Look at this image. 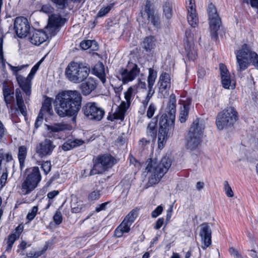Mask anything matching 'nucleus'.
<instances>
[{
  "label": "nucleus",
  "mask_w": 258,
  "mask_h": 258,
  "mask_svg": "<svg viewBox=\"0 0 258 258\" xmlns=\"http://www.w3.org/2000/svg\"><path fill=\"white\" fill-rule=\"evenodd\" d=\"M82 97L77 90L63 91L55 98V110L61 117H73L74 119L81 109Z\"/></svg>",
  "instance_id": "nucleus-1"
},
{
  "label": "nucleus",
  "mask_w": 258,
  "mask_h": 258,
  "mask_svg": "<svg viewBox=\"0 0 258 258\" xmlns=\"http://www.w3.org/2000/svg\"><path fill=\"white\" fill-rule=\"evenodd\" d=\"M176 97L172 94L170 96L169 104L168 105V112L170 117L168 118L166 115H162L161 117L159 124L160 128L158 134V147L162 149L174 130V117L176 113Z\"/></svg>",
  "instance_id": "nucleus-2"
},
{
  "label": "nucleus",
  "mask_w": 258,
  "mask_h": 258,
  "mask_svg": "<svg viewBox=\"0 0 258 258\" xmlns=\"http://www.w3.org/2000/svg\"><path fill=\"white\" fill-rule=\"evenodd\" d=\"M65 22V19L61 18L59 15L53 14L50 16L45 31H34L29 38L30 42L35 45H40L49 37L55 35Z\"/></svg>",
  "instance_id": "nucleus-3"
},
{
  "label": "nucleus",
  "mask_w": 258,
  "mask_h": 258,
  "mask_svg": "<svg viewBox=\"0 0 258 258\" xmlns=\"http://www.w3.org/2000/svg\"><path fill=\"white\" fill-rule=\"evenodd\" d=\"M146 170L149 174L148 184L152 185L158 183L171 166V162L168 157H164L158 162L155 159L147 161Z\"/></svg>",
  "instance_id": "nucleus-4"
},
{
  "label": "nucleus",
  "mask_w": 258,
  "mask_h": 258,
  "mask_svg": "<svg viewBox=\"0 0 258 258\" xmlns=\"http://www.w3.org/2000/svg\"><path fill=\"white\" fill-rule=\"evenodd\" d=\"M90 72V67L86 63L72 61L66 68L65 75L70 81L80 83L88 78Z\"/></svg>",
  "instance_id": "nucleus-5"
},
{
  "label": "nucleus",
  "mask_w": 258,
  "mask_h": 258,
  "mask_svg": "<svg viewBox=\"0 0 258 258\" xmlns=\"http://www.w3.org/2000/svg\"><path fill=\"white\" fill-rule=\"evenodd\" d=\"M235 54L238 72H240L246 70L250 62H252L258 68V55L251 50L248 45H242Z\"/></svg>",
  "instance_id": "nucleus-6"
},
{
  "label": "nucleus",
  "mask_w": 258,
  "mask_h": 258,
  "mask_svg": "<svg viewBox=\"0 0 258 258\" xmlns=\"http://www.w3.org/2000/svg\"><path fill=\"white\" fill-rule=\"evenodd\" d=\"M41 179V176L38 167H33L29 169L27 171L25 179L22 183L23 194H30L38 186Z\"/></svg>",
  "instance_id": "nucleus-7"
},
{
  "label": "nucleus",
  "mask_w": 258,
  "mask_h": 258,
  "mask_svg": "<svg viewBox=\"0 0 258 258\" xmlns=\"http://www.w3.org/2000/svg\"><path fill=\"white\" fill-rule=\"evenodd\" d=\"M93 163L94 165L90 171V175L102 173L111 168L116 163V160L111 155L106 154L98 156Z\"/></svg>",
  "instance_id": "nucleus-8"
},
{
  "label": "nucleus",
  "mask_w": 258,
  "mask_h": 258,
  "mask_svg": "<svg viewBox=\"0 0 258 258\" xmlns=\"http://www.w3.org/2000/svg\"><path fill=\"white\" fill-rule=\"evenodd\" d=\"M238 113L233 107H229L219 113L217 117L216 125L220 130L230 126L238 119Z\"/></svg>",
  "instance_id": "nucleus-9"
},
{
  "label": "nucleus",
  "mask_w": 258,
  "mask_h": 258,
  "mask_svg": "<svg viewBox=\"0 0 258 258\" xmlns=\"http://www.w3.org/2000/svg\"><path fill=\"white\" fill-rule=\"evenodd\" d=\"M43 60V58H42L33 66L27 78L22 76L18 77V83L19 87L25 94V101L26 104L29 100V97L31 93V81Z\"/></svg>",
  "instance_id": "nucleus-10"
},
{
  "label": "nucleus",
  "mask_w": 258,
  "mask_h": 258,
  "mask_svg": "<svg viewBox=\"0 0 258 258\" xmlns=\"http://www.w3.org/2000/svg\"><path fill=\"white\" fill-rule=\"evenodd\" d=\"M209 15V24L211 29V34L214 39L218 37L217 31H218L221 24V20L217 13L215 6L210 4L208 9Z\"/></svg>",
  "instance_id": "nucleus-11"
},
{
  "label": "nucleus",
  "mask_w": 258,
  "mask_h": 258,
  "mask_svg": "<svg viewBox=\"0 0 258 258\" xmlns=\"http://www.w3.org/2000/svg\"><path fill=\"white\" fill-rule=\"evenodd\" d=\"M85 115L90 120L99 121L104 116L105 111L96 103L88 102L83 107Z\"/></svg>",
  "instance_id": "nucleus-12"
},
{
  "label": "nucleus",
  "mask_w": 258,
  "mask_h": 258,
  "mask_svg": "<svg viewBox=\"0 0 258 258\" xmlns=\"http://www.w3.org/2000/svg\"><path fill=\"white\" fill-rule=\"evenodd\" d=\"M133 91V88L130 87L124 92V98L126 102L122 101L120 105L117 106L113 114L114 119L123 120L125 113L131 104V100Z\"/></svg>",
  "instance_id": "nucleus-13"
},
{
  "label": "nucleus",
  "mask_w": 258,
  "mask_h": 258,
  "mask_svg": "<svg viewBox=\"0 0 258 258\" xmlns=\"http://www.w3.org/2000/svg\"><path fill=\"white\" fill-rule=\"evenodd\" d=\"M157 86L158 94L161 98H166L169 95L171 88V77L166 72H162L158 81Z\"/></svg>",
  "instance_id": "nucleus-14"
},
{
  "label": "nucleus",
  "mask_w": 258,
  "mask_h": 258,
  "mask_svg": "<svg viewBox=\"0 0 258 258\" xmlns=\"http://www.w3.org/2000/svg\"><path fill=\"white\" fill-rule=\"evenodd\" d=\"M140 69L136 64L128 66L126 69H121L119 71V79L123 84H127L135 80L139 75Z\"/></svg>",
  "instance_id": "nucleus-15"
},
{
  "label": "nucleus",
  "mask_w": 258,
  "mask_h": 258,
  "mask_svg": "<svg viewBox=\"0 0 258 258\" xmlns=\"http://www.w3.org/2000/svg\"><path fill=\"white\" fill-rule=\"evenodd\" d=\"M55 147L52 140L45 139L36 146L35 151L38 156L43 158L51 155Z\"/></svg>",
  "instance_id": "nucleus-16"
},
{
  "label": "nucleus",
  "mask_w": 258,
  "mask_h": 258,
  "mask_svg": "<svg viewBox=\"0 0 258 258\" xmlns=\"http://www.w3.org/2000/svg\"><path fill=\"white\" fill-rule=\"evenodd\" d=\"M14 25L16 33L19 37H25L29 32L30 24L27 19L25 17H17L14 21Z\"/></svg>",
  "instance_id": "nucleus-17"
},
{
  "label": "nucleus",
  "mask_w": 258,
  "mask_h": 258,
  "mask_svg": "<svg viewBox=\"0 0 258 258\" xmlns=\"http://www.w3.org/2000/svg\"><path fill=\"white\" fill-rule=\"evenodd\" d=\"M187 10V19L189 24L193 28L198 27L199 18L196 9L195 0H186Z\"/></svg>",
  "instance_id": "nucleus-18"
},
{
  "label": "nucleus",
  "mask_w": 258,
  "mask_h": 258,
  "mask_svg": "<svg viewBox=\"0 0 258 258\" xmlns=\"http://www.w3.org/2000/svg\"><path fill=\"white\" fill-rule=\"evenodd\" d=\"M200 227V236L201 238V241L203 244L201 247L203 249H206L211 245L212 243V231L210 227L207 223L202 224Z\"/></svg>",
  "instance_id": "nucleus-19"
},
{
  "label": "nucleus",
  "mask_w": 258,
  "mask_h": 258,
  "mask_svg": "<svg viewBox=\"0 0 258 258\" xmlns=\"http://www.w3.org/2000/svg\"><path fill=\"white\" fill-rule=\"evenodd\" d=\"M185 50L187 56L189 59L194 60L197 56V53L194 43L193 36L187 31L185 32Z\"/></svg>",
  "instance_id": "nucleus-20"
},
{
  "label": "nucleus",
  "mask_w": 258,
  "mask_h": 258,
  "mask_svg": "<svg viewBox=\"0 0 258 258\" xmlns=\"http://www.w3.org/2000/svg\"><path fill=\"white\" fill-rule=\"evenodd\" d=\"M80 86L82 94L84 95L90 94L97 87L96 80L92 77H89L85 80Z\"/></svg>",
  "instance_id": "nucleus-21"
},
{
  "label": "nucleus",
  "mask_w": 258,
  "mask_h": 258,
  "mask_svg": "<svg viewBox=\"0 0 258 258\" xmlns=\"http://www.w3.org/2000/svg\"><path fill=\"white\" fill-rule=\"evenodd\" d=\"M195 127H190L188 132V139L187 142L188 149L192 150L196 149L201 141V138L195 136Z\"/></svg>",
  "instance_id": "nucleus-22"
},
{
  "label": "nucleus",
  "mask_w": 258,
  "mask_h": 258,
  "mask_svg": "<svg viewBox=\"0 0 258 258\" xmlns=\"http://www.w3.org/2000/svg\"><path fill=\"white\" fill-rule=\"evenodd\" d=\"M145 12L147 14L148 20L155 27H158L160 25L159 16L155 13L153 9L151 8L150 2H147L145 5Z\"/></svg>",
  "instance_id": "nucleus-23"
},
{
  "label": "nucleus",
  "mask_w": 258,
  "mask_h": 258,
  "mask_svg": "<svg viewBox=\"0 0 258 258\" xmlns=\"http://www.w3.org/2000/svg\"><path fill=\"white\" fill-rule=\"evenodd\" d=\"M15 94L17 102L16 110L20 111L21 114L25 117L27 114V109L20 89L17 88L16 89Z\"/></svg>",
  "instance_id": "nucleus-24"
},
{
  "label": "nucleus",
  "mask_w": 258,
  "mask_h": 258,
  "mask_svg": "<svg viewBox=\"0 0 258 258\" xmlns=\"http://www.w3.org/2000/svg\"><path fill=\"white\" fill-rule=\"evenodd\" d=\"M157 43L155 36H149L146 37L141 44L143 48L147 52L151 51L154 49Z\"/></svg>",
  "instance_id": "nucleus-25"
},
{
  "label": "nucleus",
  "mask_w": 258,
  "mask_h": 258,
  "mask_svg": "<svg viewBox=\"0 0 258 258\" xmlns=\"http://www.w3.org/2000/svg\"><path fill=\"white\" fill-rule=\"evenodd\" d=\"M193 126L195 127V136L202 138L205 128L204 121L202 120L197 119L193 122L190 127Z\"/></svg>",
  "instance_id": "nucleus-26"
},
{
  "label": "nucleus",
  "mask_w": 258,
  "mask_h": 258,
  "mask_svg": "<svg viewBox=\"0 0 258 258\" xmlns=\"http://www.w3.org/2000/svg\"><path fill=\"white\" fill-rule=\"evenodd\" d=\"M95 74L100 79L103 84L106 82L104 66L102 62L96 63L94 68Z\"/></svg>",
  "instance_id": "nucleus-27"
},
{
  "label": "nucleus",
  "mask_w": 258,
  "mask_h": 258,
  "mask_svg": "<svg viewBox=\"0 0 258 258\" xmlns=\"http://www.w3.org/2000/svg\"><path fill=\"white\" fill-rule=\"evenodd\" d=\"M52 100L53 99L46 97L42 104L39 113H41L42 115H44V114L45 113H47L49 115L52 114L53 110L51 106Z\"/></svg>",
  "instance_id": "nucleus-28"
},
{
  "label": "nucleus",
  "mask_w": 258,
  "mask_h": 258,
  "mask_svg": "<svg viewBox=\"0 0 258 258\" xmlns=\"http://www.w3.org/2000/svg\"><path fill=\"white\" fill-rule=\"evenodd\" d=\"M83 141L79 139L74 140H69L63 143L62 149L63 151H69L83 144Z\"/></svg>",
  "instance_id": "nucleus-29"
},
{
  "label": "nucleus",
  "mask_w": 258,
  "mask_h": 258,
  "mask_svg": "<svg viewBox=\"0 0 258 258\" xmlns=\"http://www.w3.org/2000/svg\"><path fill=\"white\" fill-rule=\"evenodd\" d=\"M157 120L151 121L147 128V134L148 137L153 140H155L157 135Z\"/></svg>",
  "instance_id": "nucleus-30"
},
{
  "label": "nucleus",
  "mask_w": 258,
  "mask_h": 258,
  "mask_svg": "<svg viewBox=\"0 0 258 258\" xmlns=\"http://www.w3.org/2000/svg\"><path fill=\"white\" fill-rule=\"evenodd\" d=\"M131 226L130 224L123 221L115 229L114 231L115 235L118 237H121L123 233L129 232Z\"/></svg>",
  "instance_id": "nucleus-31"
},
{
  "label": "nucleus",
  "mask_w": 258,
  "mask_h": 258,
  "mask_svg": "<svg viewBox=\"0 0 258 258\" xmlns=\"http://www.w3.org/2000/svg\"><path fill=\"white\" fill-rule=\"evenodd\" d=\"M27 154V149L25 146H21L18 149V159L21 168L24 166V163Z\"/></svg>",
  "instance_id": "nucleus-32"
},
{
  "label": "nucleus",
  "mask_w": 258,
  "mask_h": 258,
  "mask_svg": "<svg viewBox=\"0 0 258 258\" xmlns=\"http://www.w3.org/2000/svg\"><path fill=\"white\" fill-rule=\"evenodd\" d=\"M221 80L222 86L224 88L234 89L235 88V82L231 79L230 75L222 77Z\"/></svg>",
  "instance_id": "nucleus-33"
},
{
  "label": "nucleus",
  "mask_w": 258,
  "mask_h": 258,
  "mask_svg": "<svg viewBox=\"0 0 258 258\" xmlns=\"http://www.w3.org/2000/svg\"><path fill=\"white\" fill-rule=\"evenodd\" d=\"M189 112V105L187 104H184L183 107L181 108L180 115H179V120L181 123L185 122L186 120V117L188 114Z\"/></svg>",
  "instance_id": "nucleus-34"
},
{
  "label": "nucleus",
  "mask_w": 258,
  "mask_h": 258,
  "mask_svg": "<svg viewBox=\"0 0 258 258\" xmlns=\"http://www.w3.org/2000/svg\"><path fill=\"white\" fill-rule=\"evenodd\" d=\"M67 124L56 123L52 125H48L47 128L52 132H59L67 129Z\"/></svg>",
  "instance_id": "nucleus-35"
},
{
  "label": "nucleus",
  "mask_w": 258,
  "mask_h": 258,
  "mask_svg": "<svg viewBox=\"0 0 258 258\" xmlns=\"http://www.w3.org/2000/svg\"><path fill=\"white\" fill-rule=\"evenodd\" d=\"M157 78V72L153 69H149V76L148 77V85L154 86Z\"/></svg>",
  "instance_id": "nucleus-36"
},
{
  "label": "nucleus",
  "mask_w": 258,
  "mask_h": 258,
  "mask_svg": "<svg viewBox=\"0 0 258 258\" xmlns=\"http://www.w3.org/2000/svg\"><path fill=\"white\" fill-rule=\"evenodd\" d=\"M82 202L81 201H77V200L72 201L71 203V210L73 213H79L82 209Z\"/></svg>",
  "instance_id": "nucleus-37"
},
{
  "label": "nucleus",
  "mask_w": 258,
  "mask_h": 258,
  "mask_svg": "<svg viewBox=\"0 0 258 258\" xmlns=\"http://www.w3.org/2000/svg\"><path fill=\"white\" fill-rule=\"evenodd\" d=\"M8 66L10 67V70L12 71L13 74L16 77V80L18 82V77L19 76H21L18 74V72L23 70L25 68H27L29 66V64H23L20 66L14 67L12 64L8 63Z\"/></svg>",
  "instance_id": "nucleus-38"
},
{
  "label": "nucleus",
  "mask_w": 258,
  "mask_h": 258,
  "mask_svg": "<svg viewBox=\"0 0 258 258\" xmlns=\"http://www.w3.org/2000/svg\"><path fill=\"white\" fill-rule=\"evenodd\" d=\"M18 234H11L8 238L7 244L8 246L6 248L7 251H10L14 243L18 238Z\"/></svg>",
  "instance_id": "nucleus-39"
},
{
  "label": "nucleus",
  "mask_w": 258,
  "mask_h": 258,
  "mask_svg": "<svg viewBox=\"0 0 258 258\" xmlns=\"http://www.w3.org/2000/svg\"><path fill=\"white\" fill-rule=\"evenodd\" d=\"M38 165L41 166V168L43 170L44 173L47 174L51 170V165L50 161H40Z\"/></svg>",
  "instance_id": "nucleus-40"
},
{
  "label": "nucleus",
  "mask_w": 258,
  "mask_h": 258,
  "mask_svg": "<svg viewBox=\"0 0 258 258\" xmlns=\"http://www.w3.org/2000/svg\"><path fill=\"white\" fill-rule=\"evenodd\" d=\"M113 4H110L106 7L102 8L97 14L98 17H102L105 16L113 7Z\"/></svg>",
  "instance_id": "nucleus-41"
},
{
  "label": "nucleus",
  "mask_w": 258,
  "mask_h": 258,
  "mask_svg": "<svg viewBox=\"0 0 258 258\" xmlns=\"http://www.w3.org/2000/svg\"><path fill=\"white\" fill-rule=\"evenodd\" d=\"M163 12L165 16L168 19L172 16V9L169 3H166L163 7Z\"/></svg>",
  "instance_id": "nucleus-42"
},
{
  "label": "nucleus",
  "mask_w": 258,
  "mask_h": 258,
  "mask_svg": "<svg viewBox=\"0 0 258 258\" xmlns=\"http://www.w3.org/2000/svg\"><path fill=\"white\" fill-rule=\"evenodd\" d=\"M101 190H95L89 194L88 199L90 201H93L98 200L101 196Z\"/></svg>",
  "instance_id": "nucleus-43"
},
{
  "label": "nucleus",
  "mask_w": 258,
  "mask_h": 258,
  "mask_svg": "<svg viewBox=\"0 0 258 258\" xmlns=\"http://www.w3.org/2000/svg\"><path fill=\"white\" fill-rule=\"evenodd\" d=\"M136 218V213L133 211L130 212L125 217L123 221L124 222L130 224L131 225L134 222Z\"/></svg>",
  "instance_id": "nucleus-44"
},
{
  "label": "nucleus",
  "mask_w": 258,
  "mask_h": 258,
  "mask_svg": "<svg viewBox=\"0 0 258 258\" xmlns=\"http://www.w3.org/2000/svg\"><path fill=\"white\" fill-rule=\"evenodd\" d=\"M95 41L90 40H87L82 41L80 43V46L83 50H86L90 48L93 43H95Z\"/></svg>",
  "instance_id": "nucleus-45"
},
{
  "label": "nucleus",
  "mask_w": 258,
  "mask_h": 258,
  "mask_svg": "<svg viewBox=\"0 0 258 258\" xmlns=\"http://www.w3.org/2000/svg\"><path fill=\"white\" fill-rule=\"evenodd\" d=\"M56 7L59 9H63L66 7V4L68 0H51Z\"/></svg>",
  "instance_id": "nucleus-46"
},
{
  "label": "nucleus",
  "mask_w": 258,
  "mask_h": 258,
  "mask_svg": "<svg viewBox=\"0 0 258 258\" xmlns=\"http://www.w3.org/2000/svg\"><path fill=\"white\" fill-rule=\"evenodd\" d=\"M224 189L225 191L226 195L227 197L231 198L234 196L233 192L232 190L231 187L228 183L227 181H225L224 182Z\"/></svg>",
  "instance_id": "nucleus-47"
},
{
  "label": "nucleus",
  "mask_w": 258,
  "mask_h": 258,
  "mask_svg": "<svg viewBox=\"0 0 258 258\" xmlns=\"http://www.w3.org/2000/svg\"><path fill=\"white\" fill-rule=\"evenodd\" d=\"M38 208L37 206H34L31 211L28 213L27 218L29 221L32 220L35 218L38 211Z\"/></svg>",
  "instance_id": "nucleus-48"
},
{
  "label": "nucleus",
  "mask_w": 258,
  "mask_h": 258,
  "mask_svg": "<svg viewBox=\"0 0 258 258\" xmlns=\"http://www.w3.org/2000/svg\"><path fill=\"white\" fill-rule=\"evenodd\" d=\"M156 106L153 103H151L148 108L147 116L148 118H151L156 110Z\"/></svg>",
  "instance_id": "nucleus-49"
},
{
  "label": "nucleus",
  "mask_w": 258,
  "mask_h": 258,
  "mask_svg": "<svg viewBox=\"0 0 258 258\" xmlns=\"http://www.w3.org/2000/svg\"><path fill=\"white\" fill-rule=\"evenodd\" d=\"M62 220V217L60 211H57L53 216V221L56 224H60Z\"/></svg>",
  "instance_id": "nucleus-50"
},
{
  "label": "nucleus",
  "mask_w": 258,
  "mask_h": 258,
  "mask_svg": "<svg viewBox=\"0 0 258 258\" xmlns=\"http://www.w3.org/2000/svg\"><path fill=\"white\" fill-rule=\"evenodd\" d=\"M8 177V172L6 170V172H4L1 176L0 179V190L3 188V187L5 185Z\"/></svg>",
  "instance_id": "nucleus-51"
},
{
  "label": "nucleus",
  "mask_w": 258,
  "mask_h": 258,
  "mask_svg": "<svg viewBox=\"0 0 258 258\" xmlns=\"http://www.w3.org/2000/svg\"><path fill=\"white\" fill-rule=\"evenodd\" d=\"M40 11L46 14H50L53 12V8L49 4H46L42 6Z\"/></svg>",
  "instance_id": "nucleus-52"
},
{
  "label": "nucleus",
  "mask_w": 258,
  "mask_h": 258,
  "mask_svg": "<svg viewBox=\"0 0 258 258\" xmlns=\"http://www.w3.org/2000/svg\"><path fill=\"white\" fill-rule=\"evenodd\" d=\"M163 207L162 206H158L154 211H152L151 213V216L153 218H156L159 215H160L163 211Z\"/></svg>",
  "instance_id": "nucleus-53"
},
{
  "label": "nucleus",
  "mask_w": 258,
  "mask_h": 258,
  "mask_svg": "<svg viewBox=\"0 0 258 258\" xmlns=\"http://www.w3.org/2000/svg\"><path fill=\"white\" fill-rule=\"evenodd\" d=\"M220 70L221 72V77L225 76H228L229 75L228 71L226 66L223 63L220 64Z\"/></svg>",
  "instance_id": "nucleus-54"
},
{
  "label": "nucleus",
  "mask_w": 258,
  "mask_h": 258,
  "mask_svg": "<svg viewBox=\"0 0 258 258\" xmlns=\"http://www.w3.org/2000/svg\"><path fill=\"white\" fill-rule=\"evenodd\" d=\"M150 142V139L147 140L144 138L141 139L139 141V145L143 148L144 149L145 147L149 145Z\"/></svg>",
  "instance_id": "nucleus-55"
},
{
  "label": "nucleus",
  "mask_w": 258,
  "mask_h": 258,
  "mask_svg": "<svg viewBox=\"0 0 258 258\" xmlns=\"http://www.w3.org/2000/svg\"><path fill=\"white\" fill-rule=\"evenodd\" d=\"M229 251L231 255H232L235 258H241L240 253L234 248L231 247L229 249Z\"/></svg>",
  "instance_id": "nucleus-56"
},
{
  "label": "nucleus",
  "mask_w": 258,
  "mask_h": 258,
  "mask_svg": "<svg viewBox=\"0 0 258 258\" xmlns=\"http://www.w3.org/2000/svg\"><path fill=\"white\" fill-rule=\"evenodd\" d=\"M243 2L248 4L250 3L252 8L258 9V0H243Z\"/></svg>",
  "instance_id": "nucleus-57"
},
{
  "label": "nucleus",
  "mask_w": 258,
  "mask_h": 258,
  "mask_svg": "<svg viewBox=\"0 0 258 258\" xmlns=\"http://www.w3.org/2000/svg\"><path fill=\"white\" fill-rule=\"evenodd\" d=\"M43 115H42L41 113H39L35 123V127L37 128L40 124L41 123L43 120Z\"/></svg>",
  "instance_id": "nucleus-58"
},
{
  "label": "nucleus",
  "mask_w": 258,
  "mask_h": 258,
  "mask_svg": "<svg viewBox=\"0 0 258 258\" xmlns=\"http://www.w3.org/2000/svg\"><path fill=\"white\" fill-rule=\"evenodd\" d=\"M13 93L11 94L4 96L5 101L7 104H11L13 100Z\"/></svg>",
  "instance_id": "nucleus-59"
},
{
  "label": "nucleus",
  "mask_w": 258,
  "mask_h": 258,
  "mask_svg": "<svg viewBox=\"0 0 258 258\" xmlns=\"http://www.w3.org/2000/svg\"><path fill=\"white\" fill-rule=\"evenodd\" d=\"M164 221V219L163 218L158 219L154 226V228L156 229H159L163 225Z\"/></svg>",
  "instance_id": "nucleus-60"
},
{
  "label": "nucleus",
  "mask_w": 258,
  "mask_h": 258,
  "mask_svg": "<svg viewBox=\"0 0 258 258\" xmlns=\"http://www.w3.org/2000/svg\"><path fill=\"white\" fill-rule=\"evenodd\" d=\"M59 194V191L58 190H53L52 191L49 192L47 194V198L49 200H52L54 199L56 196H57Z\"/></svg>",
  "instance_id": "nucleus-61"
},
{
  "label": "nucleus",
  "mask_w": 258,
  "mask_h": 258,
  "mask_svg": "<svg viewBox=\"0 0 258 258\" xmlns=\"http://www.w3.org/2000/svg\"><path fill=\"white\" fill-rule=\"evenodd\" d=\"M11 90L9 87L7 85H4L3 86V95L4 96L12 94Z\"/></svg>",
  "instance_id": "nucleus-62"
},
{
  "label": "nucleus",
  "mask_w": 258,
  "mask_h": 258,
  "mask_svg": "<svg viewBox=\"0 0 258 258\" xmlns=\"http://www.w3.org/2000/svg\"><path fill=\"white\" fill-rule=\"evenodd\" d=\"M153 86H148V93H147V95L146 96L149 97L151 98H152V96L153 95V94L155 92L154 89L153 88Z\"/></svg>",
  "instance_id": "nucleus-63"
},
{
  "label": "nucleus",
  "mask_w": 258,
  "mask_h": 258,
  "mask_svg": "<svg viewBox=\"0 0 258 258\" xmlns=\"http://www.w3.org/2000/svg\"><path fill=\"white\" fill-rule=\"evenodd\" d=\"M23 230V226L22 225H19L15 229V232L14 233V234H18V237H19L20 234L22 233Z\"/></svg>",
  "instance_id": "nucleus-64"
}]
</instances>
